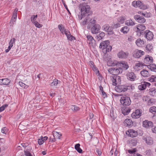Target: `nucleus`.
Wrapping results in <instances>:
<instances>
[{
	"mask_svg": "<svg viewBox=\"0 0 156 156\" xmlns=\"http://www.w3.org/2000/svg\"><path fill=\"white\" fill-rule=\"evenodd\" d=\"M128 55V53L121 51L118 53L117 55L119 58H125L127 57Z\"/></svg>",
	"mask_w": 156,
	"mask_h": 156,
	"instance_id": "21",
	"label": "nucleus"
},
{
	"mask_svg": "<svg viewBox=\"0 0 156 156\" xmlns=\"http://www.w3.org/2000/svg\"><path fill=\"white\" fill-rule=\"evenodd\" d=\"M117 66L119 68H121L122 70V69L126 70L129 67L127 62L124 61L118 62L117 63Z\"/></svg>",
	"mask_w": 156,
	"mask_h": 156,
	"instance_id": "13",
	"label": "nucleus"
},
{
	"mask_svg": "<svg viewBox=\"0 0 156 156\" xmlns=\"http://www.w3.org/2000/svg\"><path fill=\"white\" fill-rule=\"evenodd\" d=\"M62 134L59 133L54 131L53 133V137H55V139H60Z\"/></svg>",
	"mask_w": 156,
	"mask_h": 156,
	"instance_id": "31",
	"label": "nucleus"
},
{
	"mask_svg": "<svg viewBox=\"0 0 156 156\" xmlns=\"http://www.w3.org/2000/svg\"><path fill=\"white\" fill-rule=\"evenodd\" d=\"M19 84L21 87H22L24 88H26L28 87V86L27 85H26L21 81L19 82Z\"/></svg>",
	"mask_w": 156,
	"mask_h": 156,
	"instance_id": "48",
	"label": "nucleus"
},
{
	"mask_svg": "<svg viewBox=\"0 0 156 156\" xmlns=\"http://www.w3.org/2000/svg\"><path fill=\"white\" fill-rule=\"evenodd\" d=\"M120 26V24L119 23H117L115 24L114 25V27L115 28H117Z\"/></svg>",
	"mask_w": 156,
	"mask_h": 156,
	"instance_id": "61",
	"label": "nucleus"
},
{
	"mask_svg": "<svg viewBox=\"0 0 156 156\" xmlns=\"http://www.w3.org/2000/svg\"><path fill=\"white\" fill-rule=\"evenodd\" d=\"M149 111L150 112L153 113H156V107L155 106H153L151 107L149 109Z\"/></svg>",
	"mask_w": 156,
	"mask_h": 156,
	"instance_id": "42",
	"label": "nucleus"
},
{
	"mask_svg": "<svg viewBox=\"0 0 156 156\" xmlns=\"http://www.w3.org/2000/svg\"><path fill=\"white\" fill-rule=\"evenodd\" d=\"M105 34L104 33L102 32L100 33L96 37V38L98 41L101 40L105 36Z\"/></svg>",
	"mask_w": 156,
	"mask_h": 156,
	"instance_id": "33",
	"label": "nucleus"
},
{
	"mask_svg": "<svg viewBox=\"0 0 156 156\" xmlns=\"http://www.w3.org/2000/svg\"><path fill=\"white\" fill-rule=\"evenodd\" d=\"M142 16H144L145 17H149L151 16V13L150 12H147L142 13Z\"/></svg>",
	"mask_w": 156,
	"mask_h": 156,
	"instance_id": "49",
	"label": "nucleus"
},
{
	"mask_svg": "<svg viewBox=\"0 0 156 156\" xmlns=\"http://www.w3.org/2000/svg\"><path fill=\"white\" fill-rule=\"evenodd\" d=\"M10 82V80L8 79H3V85H8L9 84Z\"/></svg>",
	"mask_w": 156,
	"mask_h": 156,
	"instance_id": "43",
	"label": "nucleus"
},
{
	"mask_svg": "<svg viewBox=\"0 0 156 156\" xmlns=\"http://www.w3.org/2000/svg\"><path fill=\"white\" fill-rule=\"evenodd\" d=\"M128 132L129 133V136L132 137H136L138 134L137 131L133 129H130Z\"/></svg>",
	"mask_w": 156,
	"mask_h": 156,
	"instance_id": "25",
	"label": "nucleus"
},
{
	"mask_svg": "<svg viewBox=\"0 0 156 156\" xmlns=\"http://www.w3.org/2000/svg\"><path fill=\"white\" fill-rule=\"evenodd\" d=\"M8 105L5 104L1 106L0 108V112H2L4 110L5 108H6L8 106Z\"/></svg>",
	"mask_w": 156,
	"mask_h": 156,
	"instance_id": "53",
	"label": "nucleus"
},
{
	"mask_svg": "<svg viewBox=\"0 0 156 156\" xmlns=\"http://www.w3.org/2000/svg\"><path fill=\"white\" fill-rule=\"evenodd\" d=\"M50 140L51 142H54L55 141L56 139L55 137H53V136H50Z\"/></svg>",
	"mask_w": 156,
	"mask_h": 156,
	"instance_id": "60",
	"label": "nucleus"
},
{
	"mask_svg": "<svg viewBox=\"0 0 156 156\" xmlns=\"http://www.w3.org/2000/svg\"><path fill=\"white\" fill-rule=\"evenodd\" d=\"M153 47L152 44H147L146 46V50L148 51H151V50H152Z\"/></svg>",
	"mask_w": 156,
	"mask_h": 156,
	"instance_id": "38",
	"label": "nucleus"
},
{
	"mask_svg": "<svg viewBox=\"0 0 156 156\" xmlns=\"http://www.w3.org/2000/svg\"><path fill=\"white\" fill-rule=\"evenodd\" d=\"M141 2L140 1H133L132 3V5L135 7H139L140 6V4H141Z\"/></svg>",
	"mask_w": 156,
	"mask_h": 156,
	"instance_id": "30",
	"label": "nucleus"
},
{
	"mask_svg": "<svg viewBox=\"0 0 156 156\" xmlns=\"http://www.w3.org/2000/svg\"><path fill=\"white\" fill-rule=\"evenodd\" d=\"M153 103V100L152 99H150L148 101V104L149 105H151Z\"/></svg>",
	"mask_w": 156,
	"mask_h": 156,
	"instance_id": "63",
	"label": "nucleus"
},
{
	"mask_svg": "<svg viewBox=\"0 0 156 156\" xmlns=\"http://www.w3.org/2000/svg\"><path fill=\"white\" fill-rule=\"evenodd\" d=\"M149 81L151 82H155L156 81V78H155L154 76H152L151 77L149 78Z\"/></svg>",
	"mask_w": 156,
	"mask_h": 156,
	"instance_id": "54",
	"label": "nucleus"
},
{
	"mask_svg": "<svg viewBox=\"0 0 156 156\" xmlns=\"http://www.w3.org/2000/svg\"><path fill=\"white\" fill-rule=\"evenodd\" d=\"M37 17V15H33L31 17V21L32 23L33 24L35 22L37 21L36 20Z\"/></svg>",
	"mask_w": 156,
	"mask_h": 156,
	"instance_id": "40",
	"label": "nucleus"
},
{
	"mask_svg": "<svg viewBox=\"0 0 156 156\" xmlns=\"http://www.w3.org/2000/svg\"><path fill=\"white\" fill-rule=\"evenodd\" d=\"M151 71L156 72V67H151V68H148Z\"/></svg>",
	"mask_w": 156,
	"mask_h": 156,
	"instance_id": "64",
	"label": "nucleus"
},
{
	"mask_svg": "<svg viewBox=\"0 0 156 156\" xmlns=\"http://www.w3.org/2000/svg\"><path fill=\"white\" fill-rule=\"evenodd\" d=\"M144 62L145 64H150L153 62V59L152 56L147 55L144 58Z\"/></svg>",
	"mask_w": 156,
	"mask_h": 156,
	"instance_id": "16",
	"label": "nucleus"
},
{
	"mask_svg": "<svg viewBox=\"0 0 156 156\" xmlns=\"http://www.w3.org/2000/svg\"><path fill=\"white\" fill-rule=\"evenodd\" d=\"M16 39L15 38H13L11 39L9 43V48H11L13 46V44L15 43Z\"/></svg>",
	"mask_w": 156,
	"mask_h": 156,
	"instance_id": "46",
	"label": "nucleus"
},
{
	"mask_svg": "<svg viewBox=\"0 0 156 156\" xmlns=\"http://www.w3.org/2000/svg\"><path fill=\"white\" fill-rule=\"evenodd\" d=\"M139 8L141 9H145L147 8V6L146 5H144L141 2V4H140V6Z\"/></svg>",
	"mask_w": 156,
	"mask_h": 156,
	"instance_id": "52",
	"label": "nucleus"
},
{
	"mask_svg": "<svg viewBox=\"0 0 156 156\" xmlns=\"http://www.w3.org/2000/svg\"><path fill=\"white\" fill-rule=\"evenodd\" d=\"M110 115L112 118L114 119L115 117L114 113L113 110L112 109H111L110 110Z\"/></svg>",
	"mask_w": 156,
	"mask_h": 156,
	"instance_id": "57",
	"label": "nucleus"
},
{
	"mask_svg": "<svg viewBox=\"0 0 156 156\" xmlns=\"http://www.w3.org/2000/svg\"><path fill=\"white\" fill-rule=\"evenodd\" d=\"M155 88H150L149 90V94L151 95L154 96V95L155 93Z\"/></svg>",
	"mask_w": 156,
	"mask_h": 156,
	"instance_id": "45",
	"label": "nucleus"
},
{
	"mask_svg": "<svg viewBox=\"0 0 156 156\" xmlns=\"http://www.w3.org/2000/svg\"><path fill=\"white\" fill-rule=\"evenodd\" d=\"M137 30L136 31L137 33V34L138 36H140L142 33H143V31L145 29L146 27L144 24H139L137 27Z\"/></svg>",
	"mask_w": 156,
	"mask_h": 156,
	"instance_id": "10",
	"label": "nucleus"
},
{
	"mask_svg": "<svg viewBox=\"0 0 156 156\" xmlns=\"http://www.w3.org/2000/svg\"><path fill=\"white\" fill-rule=\"evenodd\" d=\"M91 16V15L90 14H88L87 16L85 18L86 20H84L82 23V24L83 25L87 24L94 25L95 24L96 20L94 19H91L90 17Z\"/></svg>",
	"mask_w": 156,
	"mask_h": 156,
	"instance_id": "3",
	"label": "nucleus"
},
{
	"mask_svg": "<svg viewBox=\"0 0 156 156\" xmlns=\"http://www.w3.org/2000/svg\"><path fill=\"white\" fill-rule=\"evenodd\" d=\"M99 48L102 49V52L105 54L111 51L112 49V47L109 45L108 41H102L100 44Z\"/></svg>",
	"mask_w": 156,
	"mask_h": 156,
	"instance_id": "2",
	"label": "nucleus"
},
{
	"mask_svg": "<svg viewBox=\"0 0 156 156\" xmlns=\"http://www.w3.org/2000/svg\"><path fill=\"white\" fill-rule=\"evenodd\" d=\"M140 74L144 77H147L150 75L148 72L145 69H143L140 72Z\"/></svg>",
	"mask_w": 156,
	"mask_h": 156,
	"instance_id": "28",
	"label": "nucleus"
},
{
	"mask_svg": "<svg viewBox=\"0 0 156 156\" xmlns=\"http://www.w3.org/2000/svg\"><path fill=\"white\" fill-rule=\"evenodd\" d=\"M110 79L112 82V84L114 86H116L120 83V77L119 76H110Z\"/></svg>",
	"mask_w": 156,
	"mask_h": 156,
	"instance_id": "7",
	"label": "nucleus"
},
{
	"mask_svg": "<svg viewBox=\"0 0 156 156\" xmlns=\"http://www.w3.org/2000/svg\"><path fill=\"white\" fill-rule=\"evenodd\" d=\"M136 43L137 46L141 47L144 45V42L143 40H141L140 38H139L136 41Z\"/></svg>",
	"mask_w": 156,
	"mask_h": 156,
	"instance_id": "27",
	"label": "nucleus"
},
{
	"mask_svg": "<svg viewBox=\"0 0 156 156\" xmlns=\"http://www.w3.org/2000/svg\"><path fill=\"white\" fill-rule=\"evenodd\" d=\"M153 125L152 122L148 121L147 120H145L143 122V127L146 128L151 127L153 126Z\"/></svg>",
	"mask_w": 156,
	"mask_h": 156,
	"instance_id": "22",
	"label": "nucleus"
},
{
	"mask_svg": "<svg viewBox=\"0 0 156 156\" xmlns=\"http://www.w3.org/2000/svg\"><path fill=\"white\" fill-rule=\"evenodd\" d=\"M121 104L124 106L129 105L131 103L130 98L126 96H123L120 99Z\"/></svg>",
	"mask_w": 156,
	"mask_h": 156,
	"instance_id": "5",
	"label": "nucleus"
},
{
	"mask_svg": "<svg viewBox=\"0 0 156 156\" xmlns=\"http://www.w3.org/2000/svg\"><path fill=\"white\" fill-rule=\"evenodd\" d=\"M102 28L105 31L107 32L110 33L111 34L113 33L112 28L108 24H105L103 26Z\"/></svg>",
	"mask_w": 156,
	"mask_h": 156,
	"instance_id": "24",
	"label": "nucleus"
},
{
	"mask_svg": "<svg viewBox=\"0 0 156 156\" xmlns=\"http://www.w3.org/2000/svg\"><path fill=\"white\" fill-rule=\"evenodd\" d=\"M36 27L38 28H40L42 27V25L39 23L38 22L36 21L33 23Z\"/></svg>",
	"mask_w": 156,
	"mask_h": 156,
	"instance_id": "50",
	"label": "nucleus"
},
{
	"mask_svg": "<svg viewBox=\"0 0 156 156\" xmlns=\"http://www.w3.org/2000/svg\"><path fill=\"white\" fill-rule=\"evenodd\" d=\"M142 111L140 109H137L135 110V112L131 114V117L133 119H138L141 116Z\"/></svg>",
	"mask_w": 156,
	"mask_h": 156,
	"instance_id": "12",
	"label": "nucleus"
},
{
	"mask_svg": "<svg viewBox=\"0 0 156 156\" xmlns=\"http://www.w3.org/2000/svg\"><path fill=\"white\" fill-rule=\"evenodd\" d=\"M80 144H77L75 145V149L79 153H81L82 150L80 147Z\"/></svg>",
	"mask_w": 156,
	"mask_h": 156,
	"instance_id": "36",
	"label": "nucleus"
},
{
	"mask_svg": "<svg viewBox=\"0 0 156 156\" xmlns=\"http://www.w3.org/2000/svg\"><path fill=\"white\" fill-rule=\"evenodd\" d=\"M147 66V65H145L144 63L142 62H138L135 63V65L134 67V69L136 70H138L140 69L143 68V66Z\"/></svg>",
	"mask_w": 156,
	"mask_h": 156,
	"instance_id": "20",
	"label": "nucleus"
},
{
	"mask_svg": "<svg viewBox=\"0 0 156 156\" xmlns=\"http://www.w3.org/2000/svg\"><path fill=\"white\" fill-rule=\"evenodd\" d=\"M134 18L137 22L140 23H144L146 22L145 18L139 15H135L134 17Z\"/></svg>",
	"mask_w": 156,
	"mask_h": 156,
	"instance_id": "15",
	"label": "nucleus"
},
{
	"mask_svg": "<svg viewBox=\"0 0 156 156\" xmlns=\"http://www.w3.org/2000/svg\"><path fill=\"white\" fill-rule=\"evenodd\" d=\"M71 109L74 112H76L80 110L79 108L75 105H72L71 107Z\"/></svg>",
	"mask_w": 156,
	"mask_h": 156,
	"instance_id": "44",
	"label": "nucleus"
},
{
	"mask_svg": "<svg viewBox=\"0 0 156 156\" xmlns=\"http://www.w3.org/2000/svg\"><path fill=\"white\" fill-rule=\"evenodd\" d=\"M119 21L122 23H124V20H126V18L124 16L120 17L119 18Z\"/></svg>",
	"mask_w": 156,
	"mask_h": 156,
	"instance_id": "51",
	"label": "nucleus"
},
{
	"mask_svg": "<svg viewBox=\"0 0 156 156\" xmlns=\"http://www.w3.org/2000/svg\"><path fill=\"white\" fill-rule=\"evenodd\" d=\"M129 31V28L126 26L122 27L121 29V31L122 32L123 34H126Z\"/></svg>",
	"mask_w": 156,
	"mask_h": 156,
	"instance_id": "35",
	"label": "nucleus"
},
{
	"mask_svg": "<svg viewBox=\"0 0 156 156\" xmlns=\"http://www.w3.org/2000/svg\"><path fill=\"white\" fill-rule=\"evenodd\" d=\"M125 23L126 25L128 26H133L135 24L134 22L131 19L126 20Z\"/></svg>",
	"mask_w": 156,
	"mask_h": 156,
	"instance_id": "32",
	"label": "nucleus"
},
{
	"mask_svg": "<svg viewBox=\"0 0 156 156\" xmlns=\"http://www.w3.org/2000/svg\"><path fill=\"white\" fill-rule=\"evenodd\" d=\"M136 151V149L134 148L131 150H128V152L131 154H133Z\"/></svg>",
	"mask_w": 156,
	"mask_h": 156,
	"instance_id": "55",
	"label": "nucleus"
},
{
	"mask_svg": "<svg viewBox=\"0 0 156 156\" xmlns=\"http://www.w3.org/2000/svg\"><path fill=\"white\" fill-rule=\"evenodd\" d=\"M144 51L141 50L136 49L133 52L132 55L134 57L138 58L144 55Z\"/></svg>",
	"mask_w": 156,
	"mask_h": 156,
	"instance_id": "9",
	"label": "nucleus"
},
{
	"mask_svg": "<svg viewBox=\"0 0 156 156\" xmlns=\"http://www.w3.org/2000/svg\"><path fill=\"white\" fill-rule=\"evenodd\" d=\"M143 139L147 144L151 145L153 144V140L152 138L149 136H144Z\"/></svg>",
	"mask_w": 156,
	"mask_h": 156,
	"instance_id": "18",
	"label": "nucleus"
},
{
	"mask_svg": "<svg viewBox=\"0 0 156 156\" xmlns=\"http://www.w3.org/2000/svg\"><path fill=\"white\" fill-rule=\"evenodd\" d=\"M58 28L62 33L63 34H64V33H65V32L67 31L66 30L62 24L59 25L58 26Z\"/></svg>",
	"mask_w": 156,
	"mask_h": 156,
	"instance_id": "34",
	"label": "nucleus"
},
{
	"mask_svg": "<svg viewBox=\"0 0 156 156\" xmlns=\"http://www.w3.org/2000/svg\"><path fill=\"white\" fill-rule=\"evenodd\" d=\"M38 143L39 145H41L42 144L44 143V141L43 139H38Z\"/></svg>",
	"mask_w": 156,
	"mask_h": 156,
	"instance_id": "56",
	"label": "nucleus"
},
{
	"mask_svg": "<svg viewBox=\"0 0 156 156\" xmlns=\"http://www.w3.org/2000/svg\"><path fill=\"white\" fill-rule=\"evenodd\" d=\"M18 11V9L17 8L15 9L13 13L12 17L11 19V22L14 24V22H15L17 17V12Z\"/></svg>",
	"mask_w": 156,
	"mask_h": 156,
	"instance_id": "23",
	"label": "nucleus"
},
{
	"mask_svg": "<svg viewBox=\"0 0 156 156\" xmlns=\"http://www.w3.org/2000/svg\"><path fill=\"white\" fill-rule=\"evenodd\" d=\"M79 7L81 9L80 15L78 16V18L79 20H81L84 17L87 16V15L90 14V8L89 5H87L85 3L80 4L79 5Z\"/></svg>",
	"mask_w": 156,
	"mask_h": 156,
	"instance_id": "1",
	"label": "nucleus"
},
{
	"mask_svg": "<svg viewBox=\"0 0 156 156\" xmlns=\"http://www.w3.org/2000/svg\"><path fill=\"white\" fill-rule=\"evenodd\" d=\"M58 81L57 79H55L54 80L53 82L51 83V86L54 87L56 86L58 83Z\"/></svg>",
	"mask_w": 156,
	"mask_h": 156,
	"instance_id": "47",
	"label": "nucleus"
},
{
	"mask_svg": "<svg viewBox=\"0 0 156 156\" xmlns=\"http://www.w3.org/2000/svg\"><path fill=\"white\" fill-rule=\"evenodd\" d=\"M127 78L129 80L133 81L136 78V75L133 72L129 73L127 74Z\"/></svg>",
	"mask_w": 156,
	"mask_h": 156,
	"instance_id": "19",
	"label": "nucleus"
},
{
	"mask_svg": "<svg viewBox=\"0 0 156 156\" xmlns=\"http://www.w3.org/2000/svg\"><path fill=\"white\" fill-rule=\"evenodd\" d=\"M144 37L147 40L151 41L153 38L154 35L152 32L149 30H147L144 31Z\"/></svg>",
	"mask_w": 156,
	"mask_h": 156,
	"instance_id": "14",
	"label": "nucleus"
},
{
	"mask_svg": "<svg viewBox=\"0 0 156 156\" xmlns=\"http://www.w3.org/2000/svg\"><path fill=\"white\" fill-rule=\"evenodd\" d=\"M108 72L114 76H117L120 73L122 72V70L121 68L117 66L115 67H112L108 69Z\"/></svg>",
	"mask_w": 156,
	"mask_h": 156,
	"instance_id": "4",
	"label": "nucleus"
},
{
	"mask_svg": "<svg viewBox=\"0 0 156 156\" xmlns=\"http://www.w3.org/2000/svg\"><path fill=\"white\" fill-rule=\"evenodd\" d=\"M148 68H151V67H156V65L154 64H151L150 65H147Z\"/></svg>",
	"mask_w": 156,
	"mask_h": 156,
	"instance_id": "59",
	"label": "nucleus"
},
{
	"mask_svg": "<svg viewBox=\"0 0 156 156\" xmlns=\"http://www.w3.org/2000/svg\"><path fill=\"white\" fill-rule=\"evenodd\" d=\"M92 68L96 74L98 76H99L100 75L99 71L98 70V68L96 67L95 66L92 67Z\"/></svg>",
	"mask_w": 156,
	"mask_h": 156,
	"instance_id": "41",
	"label": "nucleus"
},
{
	"mask_svg": "<svg viewBox=\"0 0 156 156\" xmlns=\"http://www.w3.org/2000/svg\"><path fill=\"white\" fill-rule=\"evenodd\" d=\"M24 153L26 156H32L30 152L28 151H24Z\"/></svg>",
	"mask_w": 156,
	"mask_h": 156,
	"instance_id": "58",
	"label": "nucleus"
},
{
	"mask_svg": "<svg viewBox=\"0 0 156 156\" xmlns=\"http://www.w3.org/2000/svg\"><path fill=\"white\" fill-rule=\"evenodd\" d=\"M101 29V27L99 24H94L91 28V31L93 34H98Z\"/></svg>",
	"mask_w": 156,
	"mask_h": 156,
	"instance_id": "11",
	"label": "nucleus"
},
{
	"mask_svg": "<svg viewBox=\"0 0 156 156\" xmlns=\"http://www.w3.org/2000/svg\"><path fill=\"white\" fill-rule=\"evenodd\" d=\"M131 109L130 108H126L123 110H122V112L124 115H128L130 112Z\"/></svg>",
	"mask_w": 156,
	"mask_h": 156,
	"instance_id": "37",
	"label": "nucleus"
},
{
	"mask_svg": "<svg viewBox=\"0 0 156 156\" xmlns=\"http://www.w3.org/2000/svg\"><path fill=\"white\" fill-rule=\"evenodd\" d=\"M6 127L3 128L1 130V132L3 133H6Z\"/></svg>",
	"mask_w": 156,
	"mask_h": 156,
	"instance_id": "62",
	"label": "nucleus"
},
{
	"mask_svg": "<svg viewBox=\"0 0 156 156\" xmlns=\"http://www.w3.org/2000/svg\"><path fill=\"white\" fill-rule=\"evenodd\" d=\"M87 42L90 46L94 47L96 46V41L92 36L88 35L87 36Z\"/></svg>",
	"mask_w": 156,
	"mask_h": 156,
	"instance_id": "8",
	"label": "nucleus"
},
{
	"mask_svg": "<svg viewBox=\"0 0 156 156\" xmlns=\"http://www.w3.org/2000/svg\"><path fill=\"white\" fill-rule=\"evenodd\" d=\"M65 34L66 35L68 40L72 41L75 39V37L71 35L69 31H67L65 32Z\"/></svg>",
	"mask_w": 156,
	"mask_h": 156,
	"instance_id": "26",
	"label": "nucleus"
},
{
	"mask_svg": "<svg viewBox=\"0 0 156 156\" xmlns=\"http://www.w3.org/2000/svg\"><path fill=\"white\" fill-rule=\"evenodd\" d=\"M151 85L150 83L144 82L138 86V89L141 90H145L147 87H149Z\"/></svg>",
	"mask_w": 156,
	"mask_h": 156,
	"instance_id": "17",
	"label": "nucleus"
},
{
	"mask_svg": "<svg viewBox=\"0 0 156 156\" xmlns=\"http://www.w3.org/2000/svg\"><path fill=\"white\" fill-rule=\"evenodd\" d=\"M107 65L109 66H117V63H115L114 62L111 61H109L107 63Z\"/></svg>",
	"mask_w": 156,
	"mask_h": 156,
	"instance_id": "39",
	"label": "nucleus"
},
{
	"mask_svg": "<svg viewBox=\"0 0 156 156\" xmlns=\"http://www.w3.org/2000/svg\"><path fill=\"white\" fill-rule=\"evenodd\" d=\"M124 123L126 126H131L133 124V122L131 119H126L124 121Z\"/></svg>",
	"mask_w": 156,
	"mask_h": 156,
	"instance_id": "29",
	"label": "nucleus"
},
{
	"mask_svg": "<svg viewBox=\"0 0 156 156\" xmlns=\"http://www.w3.org/2000/svg\"><path fill=\"white\" fill-rule=\"evenodd\" d=\"M132 89V86H126L124 85H118L115 88L116 91L119 92H125L128 89Z\"/></svg>",
	"mask_w": 156,
	"mask_h": 156,
	"instance_id": "6",
	"label": "nucleus"
}]
</instances>
